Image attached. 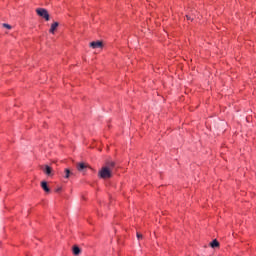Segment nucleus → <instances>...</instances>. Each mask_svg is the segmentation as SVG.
<instances>
[{"instance_id":"nucleus-1","label":"nucleus","mask_w":256,"mask_h":256,"mask_svg":"<svg viewBox=\"0 0 256 256\" xmlns=\"http://www.w3.org/2000/svg\"><path fill=\"white\" fill-rule=\"evenodd\" d=\"M99 176L101 177V179H111L113 177V172L109 168H106L104 166L99 171Z\"/></svg>"},{"instance_id":"nucleus-2","label":"nucleus","mask_w":256,"mask_h":256,"mask_svg":"<svg viewBox=\"0 0 256 256\" xmlns=\"http://www.w3.org/2000/svg\"><path fill=\"white\" fill-rule=\"evenodd\" d=\"M36 13L37 15H39V17H42V19H45V21H49V12L47 11V9L37 8Z\"/></svg>"},{"instance_id":"nucleus-3","label":"nucleus","mask_w":256,"mask_h":256,"mask_svg":"<svg viewBox=\"0 0 256 256\" xmlns=\"http://www.w3.org/2000/svg\"><path fill=\"white\" fill-rule=\"evenodd\" d=\"M41 170H42L43 173H45V175H47L48 177L53 176V168H51V166H49V165L41 166Z\"/></svg>"},{"instance_id":"nucleus-4","label":"nucleus","mask_w":256,"mask_h":256,"mask_svg":"<svg viewBox=\"0 0 256 256\" xmlns=\"http://www.w3.org/2000/svg\"><path fill=\"white\" fill-rule=\"evenodd\" d=\"M90 47H92V49H102L103 42H101V41L91 42Z\"/></svg>"},{"instance_id":"nucleus-5","label":"nucleus","mask_w":256,"mask_h":256,"mask_svg":"<svg viewBox=\"0 0 256 256\" xmlns=\"http://www.w3.org/2000/svg\"><path fill=\"white\" fill-rule=\"evenodd\" d=\"M41 187H42L43 191H45V193L51 192V189H49V186L47 185L46 181L41 182Z\"/></svg>"},{"instance_id":"nucleus-6","label":"nucleus","mask_w":256,"mask_h":256,"mask_svg":"<svg viewBox=\"0 0 256 256\" xmlns=\"http://www.w3.org/2000/svg\"><path fill=\"white\" fill-rule=\"evenodd\" d=\"M57 27H59V22H54L50 27L49 33L54 34L57 30Z\"/></svg>"},{"instance_id":"nucleus-7","label":"nucleus","mask_w":256,"mask_h":256,"mask_svg":"<svg viewBox=\"0 0 256 256\" xmlns=\"http://www.w3.org/2000/svg\"><path fill=\"white\" fill-rule=\"evenodd\" d=\"M71 175H73V172H71V170H69V168H66L64 170V179H69L71 177Z\"/></svg>"},{"instance_id":"nucleus-8","label":"nucleus","mask_w":256,"mask_h":256,"mask_svg":"<svg viewBox=\"0 0 256 256\" xmlns=\"http://www.w3.org/2000/svg\"><path fill=\"white\" fill-rule=\"evenodd\" d=\"M219 241H217V239H214L212 242H210V247L212 249H217V247H219Z\"/></svg>"},{"instance_id":"nucleus-9","label":"nucleus","mask_w":256,"mask_h":256,"mask_svg":"<svg viewBox=\"0 0 256 256\" xmlns=\"http://www.w3.org/2000/svg\"><path fill=\"white\" fill-rule=\"evenodd\" d=\"M76 167L79 171H83L84 169H87V164L81 162V163H78Z\"/></svg>"},{"instance_id":"nucleus-10","label":"nucleus","mask_w":256,"mask_h":256,"mask_svg":"<svg viewBox=\"0 0 256 256\" xmlns=\"http://www.w3.org/2000/svg\"><path fill=\"white\" fill-rule=\"evenodd\" d=\"M80 253H81V248H79L78 246H74L73 255L77 256V255H80Z\"/></svg>"},{"instance_id":"nucleus-11","label":"nucleus","mask_w":256,"mask_h":256,"mask_svg":"<svg viewBox=\"0 0 256 256\" xmlns=\"http://www.w3.org/2000/svg\"><path fill=\"white\" fill-rule=\"evenodd\" d=\"M105 167L113 172V168L115 167V162H108Z\"/></svg>"},{"instance_id":"nucleus-12","label":"nucleus","mask_w":256,"mask_h":256,"mask_svg":"<svg viewBox=\"0 0 256 256\" xmlns=\"http://www.w3.org/2000/svg\"><path fill=\"white\" fill-rule=\"evenodd\" d=\"M136 237H137L138 241H141V239H143V235L139 232H137Z\"/></svg>"},{"instance_id":"nucleus-13","label":"nucleus","mask_w":256,"mask_h":256,"mask_svg":"<svg viewBox=\"0 0 256 256\" xmlns=\"http://www.w3.org/2000/svg\"><path fill=\"white\" fill-rule=\"evenodd\" d=\"M3 27H5V29H12L11 25L5 23L3 24Z\"/></svg>"},{"instance_id":"nucleus-14","label":"nucleus","mask_w":256,"mask_h":256,"mask_svg":"<svg viewBox=\"0 0 256 256\" xmlns=\"http://www.w3.org/2000/svg\"><path fill=\"white\" fill-rule=\"evenodd\" d=\"M62 189H63V188H61V187H57V188L55 189V192H56V193H61Z\"/></svg>"},{"instance_id":"nucleus-15","label":"nucleus","mask_w":256,"mask_h":256,"mask_svg":"<svg viewBox=\"0 0 256 256\" xmlns=\"http://www.w3.org/2000/svg\"><path fill=\"white\" fill-rule=\"evenodd\" d=\"M186 19H188V21H193V18H191L189 15H186Z\"/></svg>"}]
</instances>
